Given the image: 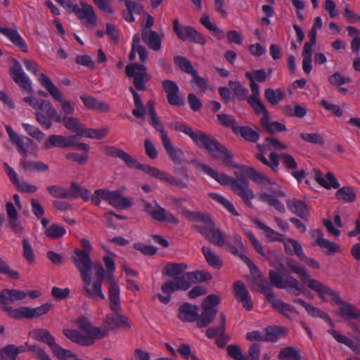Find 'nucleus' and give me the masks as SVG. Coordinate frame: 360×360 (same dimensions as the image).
I'll return each mask as SVG.
<instances>
[{
	"label": "nucleus",
	"mask_w": 360,
	"mask_h": 360,
	"mask_svg": "<svg viewBox=\"0 0 360 360\" xmlns=\"http://www.w3.org/2000/svg\"><path fill=\"white\" fill-rule=\"evenodd\" d=\"M281 269L287 273H295L298 274L300 278L308 279V281L310 280L309 275L306 269L302 268L300 266L297 265L294 260L288 259L286 262V265L281 263L279 264Z\"/></svg>",
	"instance_id": "f704fd0d"
},
{
	"label": "nucleus",
	"mask_w": 360,
	"mask_h": 360,
	"mask_svg": "<svg viewBox=\"0 0 360 360\" xmlns=\"http://www.w3.org/2000/svg\"><path fill=\"white\" fill-rule=\"evenodd\" d=\"M20 166L23 169L30 172H44L49 169L48 165L42 162L22 161Z\"/></svg>",
	"instance_id": "864d4df0"
},
{
	"label": "nucleus",
	"mask_w": 360,
	"mask_h": 360,
	"mask_svg": "<svg viewBox=\"0 0 360 360\" xmlns=\"http://www.w3.org/2000/svg\"><path fill=\"white\" fill-rule=\"evenodd\" d=\"M253 222L256 224L260 229L264 231L266 233L267 238H269L271 241H279L283 242V240L279 238L278 236L280 234L260 221L259 219H253Z\"/></svg>",
	"instance_id": "6e6d98bb"
},
{
	"label": "nucleus",
	"mask_w": 360,
	"mask_h": 360,
	"mask_svg": "<svg viewBox=\"0 0 360 360\" xmlns=\"http://www.w3.org/2000/svg\"><path fill=\"white\" fill-rule=\"evenodd\" d=\"M162 145L167 152V154L172 162L176 165H180L182 162V158L184 156V151L180 149H176L169 139H167V141L162 142Z\"/></svg>",
	"instance_id": "e433bc0d"
},
{
	"label": "nucleus",
	"mask_w": 360,
	"mask_h": 360,
	"mask_svg": "<svg viewBox=\"0 0 360 360\" xmlns=\"http://www.w3.org/2000/svg\"><path fill=\"white\" fill-rule=\"evenodd\" d=\"M110 309L114 311L113 314H108L104 319V322L108 326V329L115 330L117 328H123L124 330H129L131 328V323L129 318L121 314L122 307L120 305V300H119V307L117 309H112L109 304Z\"/></svg>",
	"instance_id": "9b49d317"
},
{
	"label": "nucleus",
	"mask_w": 360,
	"mask_h": 360,
	"mask_svg": "<svg viewBox=\"0 0 360 360\" xmlns=\"http://www.w3.org/2000/svg\"><path fill=\"white\" fill-rule=\"evenodd\" d=\"M308 287L317 292L319 297L323 301H326L323 296L324 294L330 295L332 297V300L340 306V314L342 317H347L350 320L357 319L360 321V310L352 304L343 301L340 298L339 294L330 287L325 285L321 282L315 279H311L309 281Z\"/></svg>",
	"instance_id": "7ed1b4c3"
},
{
	"label": "nucleus",
	"mask_w": 360,
	"mask_h": 360,
	"mask_svg": "<svg viewBox=\"0 0 360 360\" xmlns=\"http://www.w3.org/2000/svg\"><path fill=\"white\" fill-rule=\"evenodd\" d=\"M8 290H15L22 293V297L19 299L13 298L11 301L7 304H1V309L8 314L12 319L20 320L22 319H31L30 317V307H20L18 309H13L10 304H13L15 301L22 300L27 296V293L24 291L16 289H8Z\"/></svg>",
	"instance_id": "ddd939ff"
},
{
	"label": "nucleus",
	"mask_w": 360,
	"mask_h": 360,
	"mask_svg": "<svg viewBox=\"0 0 360 360\" xmlns=\"http://www.w3.org/2000/svg\"><path fill=\"white\" fill-rule=\"evenodd\" d=\"M15 345L8 344L0 349V360H17Z\"/></svg>",
	"instance_id": "e2e57ef3"
},
{
	"label": "nucleus",
	"mask_w": 360,
	"mask_h": 360,
	"mask_svg": "<svg viewBox=\"0 0 360 360\" xmlns=\"http://www.w3.org/2000/svg\"><path fill=\"white\" fill-rule=\"evenodd\" d=\"M109 132L108 127H104L101 129H94L86 128L85 126L81 134H76L77 139L86 136L91 139H102L105 137Z\"/></svg>",
	"instance_id": "ea45409f"
},
{
	"label": "nucleus",
	"mask_w": 360,
	"mask_h": 360,
	"mask_svg": "<svg viewBox=\"0 0 360 360\" xmlns=\"http://www.w3.org/2000/svg\"><path fill=\"white\" fill-rule=\"evenodd\" d=\"M193 164L197 168L203 171L205 174L212 177L222 186H229L231 191L237 195L249 207H252V200L255 198V195L253 191L249 187L248 179L252 180L257 184H264L265 175L257 172L255 168L248 166H240V175L235 172L237 179L228 176L224 173H219L211 167L202 164L198 160H193Z\"/></svg>",
	"instance_id": "f257e3e1"
},
{
	"label": "nucleus",
	"mask_w": 360,
	"mask_h": 360,
	"mask_svg": "<svg viewBox=\"0 0 360 360\" xmlns=\"http://www.w3.org/2000/svg\"><path fill=\"white\" fill-rule=\"evenodd\" d=\"M293 302L302 306L310 316L313 317H320L328 323L331 327H333L334 325L330 317L323 311L312 306L300 298L294 299Z\"/></svg>",
	"instance_id": "b1692460"
},
{
	"label": "nucleus",
	"mask_w": 360,
	"mask_h": 360,
	"mask_svg": "<svg viewBox=\"0 0 360 360\" xmlns=\"http://www.w3.org/2000/svg\"><path fill=\"white\" fill-rule=\"evenodd\" d=\"M335 197L338 200H342L346 202H352L356 200V195L352 187L344 186L336 191Z\"/></svg>",
	"instance_id": "49530a36"
},
{
	"label": "nucleus",
	"mask_w": 360,
	"mask_h": 360,
	"mask_svg": "<svg viewBox=\"0 0 360 360\" xmlns=\"http://www.w3.org/2000/svg\"><path fill=\"white\" fill-rule=\"evenodd\" d=\"M53 304L47 302L36 308L30 307L31 319H37L41 316L48 314L49 311L53 308Z\"/></svg>",
	"instance_id": "0e129e2a"
},
{
	"label": "nucleus",
	"mask_w": 360,
	"mask_h": 360,
	"mask_svg": "<svg viewBox=\"0 0 360 360\" xmlns=\"http://www.w3.org/2000/svg\"><path fill=\"white\" fill-rule=\"evenodd\" d=\"M199 309L198 305L184 302L178 309V318L185 322L197 321Z\"/></svg>",
	"instance_id": "6ab92c4d"
},
{
	"label": "nucleus",
	"mask_w": 360,
	"mask_h": 360,
	"mask_svg": "<svg viewBox=\"0 0 360 360\" xmlns=\"http://www.w3.org/2000/svg\"><path fill=\"white\" fill-rule=\"evenodd\" d=\"M49 193L55 198L69 199V191L65 188L53 185L47 187Z\"/></svg>",
	"instance_id": "680f3d73"
},
{
	"label": "nucleus",
	"mask_w": 360,
	"mask_h": 360,
	"mask_svg": "<svg viewBox=\"0 0 360 360\" xmlns=\"http://www.w3.org/2000/svg\"><path fill=\"white\" fill-rule=\"evenodd\" d=\"M234 295L238 302L243 303V307L248 311L253 308V302L244 283L237 281L233 283Z\"/></svg>",
	"instance_id": "a211bd4d"
},
{
	"label": "nucleus",
	"mask_w": 360,
	"mask_h": 360,
	"mask_svg": "<svg viewBox=\"0 0 360 360\" xmlns=\"http://www.w3.org/2000/svg\"><path fill=\"white\" fill-rule=\"evenodd\" d=\"M286 330L284 328L280 326H270L266 328L265 335H263V342H272L277 341L279 336L284 335Z\"/></svg>",
	"instance_id": "c03bdc74"
},
{
	"label": "nucleus",
	"mask_w": 360,
	"mask_h": 360,
	"mask_svg": "<svg viewBox=\"0 0 360 360\" xmlns=\"http://www.w3.org/2000/svg\"><path fill=\"white\" fill-rule=\"evenodd\" d=\"M184 214L190 221L195 222H202L203 226H215L214 222L212 220L209 214H206L199 212H193L189 210L184 211Z\"/></svg>",
	"instance_id": "c9c22d12"
},
{
	"label": "nucleus",
	"mask_w": 360,
	"mask_h": 360,
	"mask_svg": "<svg viewBox=\"0 0 360 360\" xmlns=\"http://www.w3.org/2000/svg\"><path fill=\"white\" fill-rule=\"evenodd\" d=\"M13 65L9 69V74L13 81L19 86V87L30 94L34 93L29 78L25 75L20 62L15 59H12Z\"/></svg>",
	"instance_id": "9d476101"
},
{
	"label": "nucleus",
	"mask_w": 360,
	"mask_h": 360,
	"mask_svg": "<svg viewBox=\"0 0 360 360\" xmlns=\"http://www.w3.org/2000/svg\"><path fill=\"white\" fill-rule=\"evenodd\" d=\"M286 205L288 210L299 217L307 220L309 215V207L302 200L293 198L287 200Z\"/></svg>",
	"instance_id": "4be33fe9"
},
{
	"label": "nucleus",
	"mask_w": 360,
	"mask_h": 360,
	"mask_svg": "<svg viewBox=\"0 0 360 360\" xmlns=\"http://www.w3.org/2000/svg\"><path fill=\"white\" fill-rule=\"evenodd\" d=\"M281 269L287 273H295L298 274L300 278L308 279V281L310 280L309 275L306 269L302 268L300 266L297 265L294 260L288 259L286 262V265L281 263L279 264Z\"/></svg>",
	"instance_id": "72a5a7b5"
},
{
	"label": "nucleus",
	"mask_w": 360,
	"mask_h": 360,
	"mask_svg": "<svg viewBox=\"0 0 360 360\" xmlns=\"http://www.w3.org/2000/svg\"><path fill=\"white\" fill-rule=\"evenodd\" d=\"M184 30L183 36L184 38L180 39L181 40L186 41L188 39L191 42L198 43L202 45L205 44L206 39L203 35L197 31L193 27L185 26L184 27Z\"/></svg>",
	"instance_id": "473e14b6"
},
{
	"label": "nucleus",
	"mask_w": 360,
	"mask_h": 360,
	"mask_svg": "<svg viewBox=\"0 0 360 360\" xmlns=\"http://www.w3.org/2000/svg\"><path fill=\"white\" fill-rule=\"evenodd\" d=\"M0 33L7 37L11 41L22 51L28 52V47L25 40L21 37L16 30L0 27Z\"/></svg>",
	"instance_id": "393cba45"
},
{
	"label": "nucleus",
	"mask_w": 360,
	"mask_h": 360,
	"mask_svg": "<svg viewBox=\"0 0 360 360\" xmlns=\"http://www.w3.org/2000/svg\"><path fill=\"white\" fill-rule=\"evenodd\" d=\"M95 271L96 280L92 283V278L89 283H84L82 287L83 294L88 297L101 300H105V297L102 291V284L105 280V270L101 262L95 263L93 266Z\"/></svg>",
	"instance_id": "39448f33"
},
{
	"label": "nucleus",
	"mask_w": 360,
	"mask_h": 360,
	"mask_svg": "<svg viewBox=\"0 0 360 360\" xmlns=\"http://www.w3.org/2000/svg\"><path fill=\"white\" fill-rule=\"evenodd\" d=\"M146 67L138 63H133L125 68V73L127 77L134 78V85L139 91H145L146 76Z\"/></svg>",
	"instance_id": "f8f14e48"
},
{
	"label": "nucleus",
	"mask_w": 360,
	"mask_h": 360,
	"mask_svg": "<svg viewBox=\"0 0 360 360\" xmlns=\"http://www.w3.org/2000/svg\"><path fill=\"white\" fill-rule=\"evenodd\" d=\"M215 226H200L194 225L193 229L204 236L205 238L211 243L222 247L225 245V239L220 229H215Z\"/></svg>",
	"instance_id": "2eb2a0df"
},
{
	"label": "nucleus",
	"mask_w": 360,
	"mask_h": 360,
	"mask_svg": "<svg viewBox=\"0 0 360 360\" xmlns=\"http://www.w3.org/2000/svg\"><path fill=\"white\" fill-rule=\"evenodd\" d=\"M38 108L45 112L48 117L52 119L54 122H60L61 117L58 115L56 110L49 101L41 100Z\"/></svg>",
	"instance_id": "09e8293b"
},
{
	"label": "nucleus",
	"mask_w": 360,
	"mask_h": 360,
	"mask_svg": "<svg viewBox=\"0 0 360 360\" xmlns=\"http://www.w3.org/2000/svg\"><path fill=\"white\" fill-rule=\"evenodd\" d=\"M162 87L167 93L168 103L172 105L181 106L185 104L184 98L179 95V87L176 82L172 80L162 82Z\"/></svg>",
	"instance_id": "f3484780"
},
{
	"label": "nucleus",
	"mask_w": 360,
	"mask_h": 360,
	"mask_svg": "<svg viewBox=\"0 0 360 360\" xmlns=\"http://www.w3.org/2000/svg\"><path fill=\"white\" fill-rule=\"evenodd\" d=\"M66 231L63 226L56 224L51 225L44 231L45 236L51 239H58L63 237Z\"/></svg>",
	"instance_id": "5fc2aeb1"
},
{
	"label": "nucleus",
	"mask_w": 360,
	"mask_h": 360,
	"mask_svg": "<svg viewBox=\"0 0 360 360\" xmlns=\"http://www.w3.org/2000/svg\"><path fill=\"white\" fill-rule=\"evenodd\" d=\"M63 333L66 338L75 343L82 346H90L92 345L91 338H86V335H82L77 330L64 329Z\"/></svg>",
	"instance_id": "c85d7f7f"
},
{
	"label": "nucleus",
	"mask_w": 360,
	"mask_h": 360,
	"mask_svg": "<svg viewBox=\"0 0 360 360\" xmlns=\"http://www.w3.org/2000/svg\"><path fill=\"white\" fill-rule=\"evenodd\" d=\"M243 261L249 267L250 274L253 277L255 283L259 287V291L260 293H262L263 288H272L268 283L267 280L261 274L260 271L257 266L252 262L250 258H243Z\"/></svg>",
	"instance_id": "5701e85b"
},
{
	"label": "nucleus",
	"mask_w": 360,
	"mask_h": 360,
	"mask_svg": "<svg viewBox=\"0 0 360 360\" xmlns=\"http://www.w3.org/2000/svg\"><path fill=\"white\" fill-rule=\"evenodd\" d=\"M229 86L238 100L243 101L246 98L248 99L247 96L248 90L243 87L239 82L229 81Z\"/></svg>",
	"instance_id": "13d9d810"
},
{
	"label": "nucleus",
	"mask_w": 360,
	"mask_h": 360,
	"mask_svg": "<svg viewBox=\"0 0 360 360\" xmlns=\"http://www.w3.org/2000/svg\"><path fill=\"white\" fill-rule=\"evenodd\" d=\"M172 129L176 131L182 132L188 136L193 143L199 147L206 134L202 131H193V129L187 126L185 123L181 122H175L172 124Z\"/></svg>",
	"instance_id": "aec40b11"
},
{
	"label": "nucleus",
	"mask_w": 360,
	"mask_h": 360,
	"mask_svg": "<svg viewBox=\"0 0 360 360\" xmlns=\"http://www.w3.org/2000/svg\"><path fill=\"white\" fill-rule=\"evenodd\" d=\"M174 64L180 70L187 74L193 75L196 70H194L191 61L185 57L177 56L174 58Z\"/></svg>",
	"instance_id": "603ef678"
},
{
	"label": "nucleus",
	"mask_w": 360,
	"mask_h": 360,
	"mask_svg": "<svg viewBox=\"0 0 360 360\" xmlns=\"http://www.w3.org/2000/svg\"><path fill=\"white\" fill-rule=\"evenodd\" d=\"M84 106L90 110H98L101 112H107L110 110V106L105 102L98 101L96 98L89 95H82L80 96Z\"/></svg>",
	"instance_id": "cd10ccee"
},
{
	"label": "nucleus",
	"mask_w": 360,
	"mask_h": 360,
	"mask_svg": "<svg viewBox=\"0 0 360 360\" xmlns=\"http://www.w3.org/2000/svg\"><path fill=\"white\" fill-rule=\"evenodd\" d=\"M269 278L272 285L280 289L291 288L295 289L296 292L300 290L298 288V281L292 276H288L286 280H283L282 275L276 271L270 270L269 272Z\"/></svg>",
	"instance_id": "dca6fc26"
},
{
	"label": "nucleus",
	"mask_w": 360,
	"mask_h": 360,
	"mask_svg": "<svg viewBox=\"0 0 360 360\" xmlns=\"http://www.w3.org/2000/svg\"><path fill=\"white\" fill-rule=\"evenodd\" d=\"M108 203L116 207L126 209L132 205V202L129 198L122 195L120 191H113L111 193Z\"/></svg>",
	"instance_id": "c756f323"
},
{
	"label": "nucleus",
	"mask_w": 360,
	"mask_h": 360,
	"mask_svg": "<svg viewBox=\"0 0 360 360\" xmlns=\"http://www.w3.org/2000/svg\"><path fill=\"white\" fill-rule=\"evenodd\" d=\"M234 134L241 136L245 140L252 143H256L260 137L257 131L248 126L238 127L234 130Z\"/></svg>",
	"instance_id": "a19ab883"
},
{
	"label": "nucleus",
	"mask_w": 360,
	"mask_h": 360,
	"mask_svg": "<svg viewBox=\"0 0 360 360\" xmlns=\"http://www.w3.org/2000/svg\"><path fill=\"white\" fill-rule=\"evenodd\" d=\"M187 265L184 263H168L162 270V274L168 277L172 278V281H167L161 286V290L166 296L158 293L155 295L160 302L167 304L171 300V294L175 291H186L191 287L188 283L185 271Z\"/></svg>",
	"instance_id": "f03ea898"
},
{
	"label": "nucleus",
	"mask_w": 360,
	"mask_h": 360,
	"mask_svg": "<svg viewBox=\"0 0 360 360\" xmlns=\"http://www.w3.org/2000/svg\"><path fill=\"white\" fill-rule=\"evenodd\" d=\"M69 191V199L80 197L83 200L88 201L90 199L91 192L84 187L78 185L76 182H72Z\"/></svg>",
	"instance_id": "58836bf2"
},
{
	"label": "nucleus",
	"mask_w": 360,
	"mask_h": 360,
	"mask_svg": "<svg viewBox=\"0 0 360 360\" xmlns=\"http://www.w3.org/2000/svg\"><path fill=\"white\" fill-rule=\"evenodd\" d=\"M217 119L222 126L231 128L233 133L234 130L239 127L237 125L235 117L231 115L225 113L219 114L217 115Z\"/></svg>",
	"instance_id": "052dcab7"
},
{
	"label": "nucleus",
	"mask_w": 360,
	"mask_h": 360,
	"mask_svg": "<svg viewBox=\"0 0 360 360\" xmlns=\"http://www.w3.org/2000/svg\"><path fill=\"white\" fill-rule=\"evenodd\" d=\"M60 122L63 124L67 129L75 133V134H81L84 127V124L81 123L79 119L73 117L65 116L63 118L61 117Z\"/></svg>",
	"instance_id": "79ce46f5"
},
{
	"label": "nucleus",
	"mask_w": 360,
	"mask_h": 360,
	"mask_svg": "<svg viewBox=\"0 0 360 360\" xmlns=\"http://www.w3.org/2000/svg\"><path fill=\"white\" fill-rule=\"evenodd\" d=\"M315 245H319L321 248L327 249V255L333 254L340 251V246L338 244L325 238L316 240Z\"/></svg>",
	"instance_id": "69168bd1"
},
{
	"label": "nucleus",
	"mask_w": 360,
	"mask_h": 360,
	"mask_svg": "<svg viewBox=\"0 0 360 360\" xmlns=\"http://www.w3.org/2000/svg\"><path fill=\"white\" fill-rule=\"evenodd\" d=\"M285 112L286 115L289 117L302 118L307 115V110L306 108L298 104L295 105L294 107L288 105L285 107Z\"/></svg>",
	"instance_id": "bf43d9fd"
},
{
	"label": "nucleus",
	"mask_w": 360,
	"mask_h": 360,
	"mask_svg": "<svg viewBox=\"0 0 360 360\" xmlns=\"http://www.w3.org/2000/svg\"><path fill=\"white\" fill-rule=\"evenodd\" d=\"M201 308V314H198L197 319V326L200 328L209 326L214 321L217 314V309H210L205 307Z\"/></svg>",
	"instance_id": "7c9ffc66"
},
{
	"label": "nucleus",
	"mask_w": 360,
	"mask_h": 360,
	"mask_svg": "<svg viewBox=\"0 0 360 360\" xmlns=\"http://www.w3.org/2000/svg\"><path fill=\"white\" fill-rule=\"evenodd\" d=\"M314 173L315 181L322 187L327 189L330 188H338L340 187V184L333 173L327 172L326 174V179L322 176V172L319 169H314Z\"/></svg>",
	"instance_id": "a878e982"
},
{
	"label": "nucleus",
	"mask_w": 360,
	"mask_h": 360,
	"mask_svg": "<svg viewBox=\"0 0 360 360\" xmlns=\"http://www.w3.org/2000/svg\"><path fill=\"white\" fill-rule=\"evenodd\" d=\"M105 279L109 282L108 297L110 301V307L112 309H117L119 307L120 288L113 276V272L107 271Z\"/></svg>",
	"instance_id": "412c9836"
},
{
	"label": "nucleus",
	"mask_w": 360,
	"mask_h": 360,
	"mask_svg": "<svg viewBox=\"0 0 360 360\" xmlns=\"http://www.w3.org/2000/svg\"><path fill=\"white\" fill-rule=\"evenodd\" d=\"M74 253L75 255L71 257V260L79 272L84 283L89 284L91 281V271L93 268L90 254L87 251L79 248H75Z\"/></svg>",
	"instance_id": "0eeeda50"
},
{
	"label": "nucleus",
	"mask_w": 360,
	"mask_h": 360,
	"mask_svg": "<svg viewBox=\"0 0 360 360\" xmlns=\"http://www.w3.org/2000/svg\"><path fill=\"white\" fill-rule=\"evenodd\" d=\"M262 294L266 296V300L271 304V307L274 309H277L284 316L288 319L290 318V316L287 314L288 311L298 314L295 307L284 302L281 299L277 298L273 292L272 288H263Z\"/></svg>",
	"instance_id": "4468645a"
},
{
	"label": "nucleus",
	"mask_w": 360,
	"mask_h": 360,
	"mask_svg": "<svg viewBox=\"0 0 360 360\" xmlns=\"http://www.w3.org/2000/svg\"><path fill=\"white\" fill-rule=\"evenodd\" d=\"M278 359L280 360H302V356L295 347L288 346L280 350Z\"/></svg>",
	"instance_id": "a18cd8bd"
},
{
	"label": "nucleus",
	"mask_w": 360,
	"mask_h": 360,
	"mask_svg": "<svg viewBox=\"0 0 360 360\" xmlns=\"http://www.w3.org/2000/svg\"><path fill=\"white\" fill-rule=\"evenodd\" d=\"M259 199L260 201L266 202L269 205L274 207L279 212L285 213V209L284 205L274 195L263 193L259 195Z\"/></svg>",
	"instance_id": "8fccbe9b"
},
{
	"label": "nucleus",
	"mask_w": 360,
	"mask_h": 360,
	"mask_svg": "<svg viewBox=\"0 0 360 360\" xmlns=\"http://www.w3.org/2000/svg\"><path fill=\"white\" fill-rule=\"evenodd\" d=\"M248 102L257 115H263L268 112L265 105L262 103L259 97L249 96L248 97Z\"/></svg>",
	"instance_id": "774afa93"
},
{
	"label": "nucleus",
	"mask_w": 360,
	"mask_h": 360,
	"mask_svg": "<svg viewBox=\"0 0 360 360\" xmlns=\"http://www.w3.org/2000/svg\"><path fill=\"white\" fill-rule=\"evenodd\" d=\"M26 345L27 346V351L31 352L33 356L38 360H51L44 349L41 348L39 345H31L28 342H26Z\"/></svg>",
	"instance_id": "338daca9"
},
{
	"label": "nucleus",
	"mask_w": 360,
	"mask_h": 360,
	"mask_svg": "<svg viewBox=\"0 0 360 360\" xmlns=\"http://www.w3.org/2000/svg\"><path fill=\"white\" fill-rule=\"evenodd\" d=\"M220 323L218 327H212L207 329L206 335L209 338H213L216 336L224 335L226 329V315L224 312L220 313Z\"/></svg>",
	"instance_id": "de8ad7c7"
},
{
	"label": "nucleus",
	"mask_w": 360,
	"mask_h": 360,
	"mask_svg": "<svg viewBox=\"0 0 360 360\" xmlns=\"http://www.w3.org/2000/svg\"><path fill=\"white\" fill-rule=\"evenodd\" d=\"M264 97L266 101L272 105H277L284 98V94L281 89L276 90L268 88L264 91Z\"/></svg>",
	"instance_id": "3c124183"
},
{
	"label": "nucleus",
	"mask_w": 360,
	"mask_h": 360,
	"mask_svg": "<svg viewBox=\"0 0 360 360\" xmlns=\"http://www.w3.org/2000/svg\"><path fill=\"white\" fill-rule=\"evenodd\" d=\"M39 82L53 98L62 103L63 111L66 115L74 113L75 110L70 103L68 101H63V94L58 89L48 76L42 73Z\"/></svg>",
	"instance_id": "1a4fd4ad"
},
{
	"label": "nucleus",
	"mask_w": 360,
	"mask_h": 360,
	"mask_svg": "<svg viewBox=\"0 0 360 360\" xmlns=\"http://www.w3.org/2000/svg\"><path fill=\"white\" fill-rule=\"evenodd\" d=\"M202 252L209 266L216 269H219L222 267V261L210 247L203 246L202 248Z\"/></svg>",
	"instance_id": "2f4dec72"
},
{
	"label": "nucleus",
	"mask_w": 360,
	"mask_h": 360,
	"mask_svg": "<svg viewBox=\"0 0 360 360\" xmlns=\"http://www.w3.org/2000/svg\"><path fill=\"white\" fill-rule=\"evenodd\" d=\"M76 134L70 135L68 136H63L62 135L53 134L44 143V148L49 150L53 147H59L62 148L73 147L80 150H89V146L84 143L76 142Z\"/></svg>",
	"instance_id": "423d86ee"
},
{
	"label": "nucleus",
	"mask_w": 360,
	"mask_h": 360,
	"mask_svg": "<svg viewBox=\"0 0 360 360\" xmlns=\"http://www.w3.org/2000/svg\"><path fill=\"white\" fill-rule=\"evenodd\" d=\"M154 202L155 207L149 202L145 200H142V207L146 214L160 222L167 221L173 224H177L179 223V220L176 217L172 214L167 212L166 210L162 207L156 201Z\"/></svg>",
	"instance_id": "6e6552de"
},
{
	"label": "nucleus",
	"mask_w": 360,
	"mask_h": 360,
	"mask_svg": "<svg viewBox=\"0 0 360 360\" xmlns=\"http://www.w3.org/2000/svg\"><path fill=\"white\" fill-rule=\"evenodd\" d=\"M188 283H196L208 281L212 279V275L205 270H196L186 272Z\"/></svg>",
	"instance_id": "4c0bfd02"
},
{
	"label": "nucleus",
	"mask_w": 360,
	"mask_h": 360,
	"mask_svg": "<svg viewBox=\"0 0 360 360\" xmlns=\"http://www.w3.org/2000/svg\"><path fill=\"white\" fill-rule=\"evenodd\" d=\"M141 38L143 41L146 44L150 49L155 51L161 49V39L158 33L155 31L143 30Z\"/></svg>",
	"instance_id": "bb28decb"
},
{
	"label": "nucleus",
	"mask_w": 360,
	"mask_h": 360,
	"mask_svg": "<svg viewBox=\"0 0 360 360\" xmlns=\"http://www.w3.org/2000/svg\"><path fill=\"white\" fill-rule=\"evenodd\" d=\"M209 196L216 200L217 202H219L221 205H222L226 209L229 210V212H231L234 216H239V214L235 209L234 206L233 205L232 202L229 200H226L223 196L215 193H210L208 194Z\"/></svg>",
	"instance_id": "4d7b16f0"
},
{
	"label": "nucleus",
	"mask_w": 360,
	"mask_h": 360,
	"mask_svg": "<svg viewBox=\"0 0 360 360\" xmlns=\"http://www.w3.org/2000/svg\"><path fill=\"white\" fill-rule=\"evenodd\" d=\"M199 148L207 150L213 160H221L224 165L231 166L233 168L238 167V165L233 162L234 155L233 153L217 139H214L212 135L206 134Z\"/></svg>",
	"instance_id": "20e7f679"
},
{
	"label": "nucleus",
	"mask_w": 360,
	"mask_h": 360,
	"mask_svg": "<svg viewBox=\"0 0 360 360\" xmlns=\"http://www.w3.org/2000/svg\"><path fill=\"white\" fill-rule=\"evenodd\" d=\"M256 158L261 161L264 165L269 167L274 172L278 171L279 165L280 156L276 152H271L269 155V160H268L264 155V153H257Z\"/></svg>",
	"instance_id": "37998d69"
}]
</instances>
